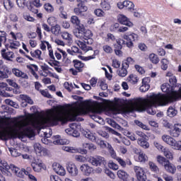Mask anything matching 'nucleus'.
I'll use <instances>...</instances> for the list:
<instances>
[{
	"instance_id": "f257e3e1",
	"label": "nucleus",
	"mask_w": 181,
	"mask_h": 181,
	"mask_svg": "<svg viewBox=\"0 0 181 181\" xmlns=\"http://www.w3.org/2000/svg\"><path fill=\"white\" fill-rule=\"evenodd\" d=\"M133 105L138 111H147L148 114L155 115L156 105H168V103L160 96V93H153L147 98H139L134 100Z\"/></svg>"
},
{
	"instance_id": "f03ea898",
	"label": "nucleus",
	"mask_w": 181,
	"mask_h": 181,
	"mask_svg": "<svg viewBox=\"0 0 181 181\" xmlns=\"http://www.w3.org/2000/svg\"><path fill=\"white\" fill-rule=\"evenodd\" d=\"M47 117L43 118L40 120H35L32 122V127L37 131L45 129L46 127H57L59 122H61L62 125H64L66 119H64V116L59 113L54 114V110H49L47 112Z\"/></svg>"
},
{
	"instance_id": "7ed1b4c3",
	"label": "nucleus",
	"mask_w": 181,
	"mask_h": 181,
	"mask_svg": "<svg viewBox=\"0 0 181 181\" xmlns=\"http://www.w3.org/2000/svg\"><path fill=\"white\" fill-rule=\"evenodd\" d=\"M160 88L163 93H165V94L160 93V96L168 104H172L181 98L180 83L171 86L168 83H165L161 85Z\"/></svg>"
},
{
	"instance_id": "20e7f679",
	"label": "nucleus",
	"mask_w": 181,
	"mask_h": 181,
	"mask_svg": "<svg viewBox=\"0 0 181 181\" xmlns=\"http://www.w3.org/2000/svg\"><path fill=\"white\" fill-rule=\"evenodd\" d=\"M30 115H28L25 117V119L18 121L13 125V129L12 131H9L6 129L0 130V139H2L3 141H8V139H16V138L21 139L20 134L22 132V131H19V129H22V128L28 127V123L26 119L30 118ZM18 128H19V129H18Z\"/></svg>"
},
{
	"instance_id": "39448f33",
	"label": "nucleus",
	"mask_w": 181,
	"mask_h": 181,
	"mask_svg": "<svg viewBox=\"0 0 181 181\" xmlns=\"http://www.w3.org/2000/svg\"><path fill=\"white\" fill-rule=\"evenodd\" d=\"M76 37L79 39L86 40L84 42L81 41H78L77 45L85 53L90 50H93V47L87 46V45H91L93 42V32L90 30H86L84 25H81L78 28V33H76Z\"/></svg>"
},
{
	"instance_id": "423d86ee",
	"label": "nucleus",
	"mask_w": 181,
	"mask_h": 181,
	"mask_svg": "<svg viewBox=\"0 0 181 181\" xmlns=\"http://www.w3.org/2000/svg\"><path fill=\"white\" fill-rule=\"evenodd\" d=\"M87 114H88V109L85 107L79 108L77 111V115L71 114L68 115L66 117L64 116V119H65L64 124H67V122H73L74 121H77V115H86Z\"/></svg>"
},
{
	"instance_id": "0eeeda50",
	"label": "nucleus",
	"mask_w": 181,
	"mask_h": 181,
	"mask_svg": "<svg viewBox=\"0 0 181 181\" xmlns=\"http://www.w3.org/2000/svg\"><path fill=\"white\" fill-rule=\"evenodd\" d=\"M88 162L93 166H105L107 165L105 158L101 156H90L88 158Z\"/></svg>"
},
{
	"instance_id": "6e6552de",
	"label": "nucleus",
	"mask_w": 181,
	"mask_h": 181,
	"mask_svg": "<svg viewBox=\"0 0 181 181\" xmlns=\"http://www.w3.org/2000/svg\"><path fill=\"white\" fill-rule=\"evenodd\" d=\"M79 4L77 5V7L74 8V12L77 15V16H83V12H87L88 9L84 4L87 2V0H76Z\"/></svg>"
},
{
	"instance_id": "1a4fd4ad",
	"label": "nucleus",
	"mask_w": 181,
	"mask_h": 181,
	"mask_svg": "<svg viewBox=\"0 0 181 181\" xmlns=\"http://www.w3.org/2000/svg\"><path fill=\"white\" fill-rule=\"evenodd\" d=\"M123 38L124 40H127L126 45L131 49L132 47H134V42H138V39H139V35L138 34H136L134 33H132L128 35H124L123 36Z\"/></svg>"
},
{
	"instance_id": "9d476101",
	"label": "nucleus",
	"mask_w": 181,
	"mask_h": 181,
	"mask_svg": "<svg viewBox=\"0 0 181 181\" xmlns=\"http://www.w3.org/2000/svg\"><path fill=\"white\" fill-rule=\"evenodd\" d=\"M12 74V69L8 66L3 64L0 66V80L9 78V76Z\"/></svg>"
},
{
	"instance_id": "9b49d317",
	"label": "nucleus",
	"mask_w": 181,
	"mask_h": 181,
	"mask_svg": "<svg viewBox=\"0 0 181 181\" xmlns=\"http://www.w3.org/2000/svg\"><path fill=\"white\" fill-rule=\"evenodd\" d=\"M134 172L136 173V177L138 181H146V171L145 169L141 168V167H136L134 169Z\"/></svg>"
},
{
	"instance_id": "f8f14e48",
	"label": "nucleus",
	"mask_w": 181,
	"mask_h": 181,
	"mask_svg": "<svg viewBox=\"0 0 181 181\" xmlns=\"http://www.w3.org/2000/svg\"><path fill=\"white\" fill-rule=\"evenodd\" d=\"M21 139L23 138H33L35 136V130L31 127H27L23 129L20 132Z\"/></svg>"
},
{
	"instance_id": "ddd939ff",
	"label": "nucleus",
	"mask_w": 181,
	"mask_h": 181,
	"mask_svg": "<svg viewBox=\"0 0 181 181\" xmlns=\"http://www.w3.org/2000/svg\"><path fill=\"white\" fill-rule=\"evenodd\" d=\"M1 57L6 60V62H13V58L15 57V53L12 51H8L6 49H2L0 52Z\"/></svg>"
},
{
	"instance_id": "4468645a",
	"label": "nucleus",
	"mask_w": 181,
	"mask_h": 181,
	"mask_svg": "<svg viewBox=\"0 0 181 181\" xmlns=\"http://www.w3.org/2000/svg\"><path fill=\"white\" fill-rule=\"evenodd\" d=\"M12 166L13 164L8 165V163H3L2 166H0V170L4 176H12Z\"/></svg>"
},
{
	"instance_id": "2eb2a0df",
	"label": "nucleus",
	"mask_w": 181,
	"mask_h": 181,
	"mask_svg": "<svg viewBox=\"0 0 181 181\" xmlns=\"http://www.w3.org/2000/svg\"><path fill=\"white\" fill-rule=\"evenodd\" d=\"M82 146L83 149L81 150V153H82V155H87L88 151L94 152V151L97 149V146L95 145L90 143H83Z\"/></svg>"
},
{
	"instance_id": "dca6fc26",
	"label": "nucleus",
	"mask_w": 181,
	"mask_h": 181,
	"mask_svg": "<svg viewBox=\"0 0 181 181\" xmlns=\"http://www.w3.org/2000/svg\"><path fill=\"white\" fill-rule=\"evenodd\" d=\"M12 168V173H15L16 175V176H18V177H23L25 176V175H29V168H27V170L25 168H23L22 170H21V168L16 167V166H11Z\"/></svg>"
},
{
	"instance_id": "f3484780",
	"label": "nucleus",
	"mask_w": 181,
	"mask_h": 181,
	"mask_svg": "<svg viewBox=\"0 0 181 181\" xmlns=\"http://www.w3.org/2000/svg\"><path fill=\"white\" fill-rule=\"evenodd\" d=\"M34 150L36 155H38V156H46L47 155V148H43L39 143L34 144Z\"/></svg>"
},
{
	"instance_id": "a211bd4d",
	"label": "nucleus",
	"mask_w": 181,
	"mask_h": 181,
	"mask_svg": "<svg viewBox=\"0 0 181 181\" xmlns=\"http://www.w3.org/2000/svg\"><path fill=\"white\" fill-rule=\"evenodd\" d=\"M117 21L121 23V25H125L126 26H129V28H131L134 25L132 22L129 21V18L123 14H119L117 16Z\"/></svg>"
},
{
	"instance_id": "6ab92c4d",
	"label": "nucleus",
	"mask_w": 181,
	"mask_h": 181,
	"mask_svg": "<svg viewBox=\"0 0 181 181\" xmlns=\"http://www.w3.org/2000/svg\"><path fill=\"white\" fill-rule=\"evenodd\" d=\"M162 140L165 142V144H168V145H170V146H172L173 149L175 148L177 141H176V140L173 139V137L169 135H163L162 136Z\"/></svg>"
},
{
	"instance_id": "aec40b11",
	"label": "nucleus",
	"mask_w": 181,
	"mask_h": 181,
	"mask_svg": "<svg viewBox=\"0 0 181 181\" xmlns=\"http://www.w3.org/2000/svg\"><path fill=\"white\" fill-rule=\"evenodd\" d=\"M117 176L119 179H121L122 181H134V177H129L128 173L122 170H119L117 171Z\"/></svg>"
},
{
	"instance_id": "412c9836",
	"label": "nucleus",
	"mask_w": 181,
	"mask_h": 181,
	"mask_svg": "<svg viewBox=\"0 0 181 181\" xmlns=\"http://www.w3.org/2000/svg\"><path fill=\"white\" fill-rule=\"evenodd\" d=\"M79 169L84 176H90V174L94 172V168L88 164H83Z\"/></svg>"
},
{
	"instance_id": "4be33fe9",
	"label": "nucleus",
	"mask_w": 181,
	"mask_h": 181,
	"mask_svg": "<svg viewBox=\"0 0 181 181\" xmlns=\"http://www.w3.org/2000/svg\"><path fill=\"white\" fill-rule=\"evenodd\" d=\"M31 166L34 170V172H41L42 169H46V165L42 163V161L39 162V161H35L33 163H31Z\"/></svg>"
},
{
	"instance_id": "5701e85b",
	"label": "nucleus",
	"mask_w": 181,
	"mask_h": 181,
	"mask_svg": "<svg viewBox=\"0 0 181 181\" xmlns=\"http://www.w3.org/2000/svg\"><path fill=\"white\" fill-rule=\"evenodd\" d=\"M181 132V124H175L173 126V129L170 131V135L174 136V138H177L180 135Z\"/></svg>"
},
{
	"instance_id": "b1692460",
	"label": "nucleus",
	"mask_w": 181,
	"mask_h": 181,
	"mask_svg": "<svg viewBox=\"0 0 181 181\" xmlns=\"http://www.w3.org/2000/svg\"><path fill=\"white\" fill-rule=\"evenodd\" d=\"M52 168L57 175L60 176H64V175H66V170H64V168L59 163H54Z\"/></svg>"
},
{
	"instance_id": "393cba45",
	"label": "nucleus",
	"mask_w": 181,
	"mask_h": 181,
	"mask_svg": "<svg viewBox=\"0 0 181 181\" xmlns=\"http://www.w3.org/2000/svg\"><path fill=\"white\" fill-rule=\"evenodd\" d=\"M8 86V84L6 83L0 82V95H2V97H9V94L6 93L5 90H7L8 91H11V88H6Z\"/></svg>"
},
{
	"instance_id": "a878e982",
	"label": "nucleus",
	"mask_w": 181,
	"mask_h": 181,
	"mask_svg": "<svg viewBox=\"0 0 181 181\" xmlns=\"http://www.w3.org/2000/svg\"><path fill=\"white\" fill-rule=\"evenodd\" d=\"M67 170L71 176H77L78 175V169L74 163L68 165Z\"/></svg>"
},
{
	"instance_id": "bb28decb",
	"label": "nucleus",
	"mask_w": 181,
	"mask_h": 181,
	"mask_svg": "<svg viewBox=\"0 0 181 181\" xmlns=\"http://www.w3.org/2000/svg\"><path fill=\"white\" fill-rule=\"evenodd\" d=\"M74 125V124H70V128H68L65 129V132L68 134V135H71V136H74V138H78L80 136V132H78L76 129L71 127Z\"/></svg>"
},
{
	"instance_id": "cd10ccee",
	"label": "nucleus",
	"mask_w": 181,
	"mask_h": 181,
	"mask_svg": "<svg viewBox=\"0 0 181 181\" xmlns=\"http://www.w3.org/2000/svg\"><path fill=\"white\" fill-rule=\"evenodd\" d=\"M164 168L168 173H170L171 175H175V173H176V165L170 163V161H168V163L165 164Z\"/></svg>"
},
{
	"instance_id": "c85d7f7f",
	"label": "nucleus",
	"mask_w": 181,
	"mask_h": 181,
	"mask_svg": "<svg viewBox=\"0 0 181 181\" xmlns=\"http://www.w3.org/2000/svg\"><path fill=\"white\" fill-rule=\"evenodd\" d=\"M72 63L74 64V67L78 71V73H81V71H83V69L84 68V63L78 59H74Z\"/></svg>"
},
{
	"instance_id": "c756f323",
	"label": "nucleus",
	"mask_w": 181,
	"mask_h": 181,
	"mask_svg": "<svg viewBox=\"0 0 181 181\" xmlns=\"http://www.w3.org/2000/svg\"><path fill=\"white\" fill-rule=\"evenodd\" d=\"M12 73L16 77H21V78H25L26 80H28V78H29V76H28V74H26L24 72H22V71H21L18 69H16V68L13 69L11 71V74Z\"/></svg>"
},
{
	"instance_id": "7c9ffc66",
	"label": "nucleus",
	"mask_w": 181,
	"mask_h": 181,
	"mask_svg": "<svg viewBox=\"0 0 181 181\" xmlns=\"http://www.w3.org/2000/svg\"><path fill=\"white\" fill-rule=\"evenodd\" d=\"M27 69L29 70L30 73H31L35 76L36 80L39 79V75L36 74V71L39 70V68L37 67V65H35V64L28 65Z\"/></svg>"
},
{
	"instance_id": "2f4dec72",
	"label": "nucleus",
	"mask_w": 181,
	"mask_h": 181,
	"mask_svg": "<svg viewBox=\"0 0 181 181\" xmlns=\"http://www.w3.org/2000/svg\"><path fill=\"white\" fill-rule=\"evenodd\" d=\"M82 134L83 135V136H85V138H87L88 139H89V141H91L92 142H96L97 139H98L95 137V136L90 131H83L82 132Z\"/></svg>"
},
{
	"instance_id": "473e14b6",
	"label": "nucleus",
	"mask_w": 181,
	"mask_h": 181,
	"mask_svg": "<svg viewBox=\"0 0 181 181\" xmlns=\"http://www.w3.org/2000/svg\"><path fill=\"white\" fill-rule=\"evenodd\" d=\"M6 83H8V86L13 87V91H15L16 94H19L21 93V90L19 89V86L16 82L13 81L12 79H6Z\"/></svg>"
},
{
	"instance_id": "72a5a7b5",
	"label": "nucleus",
	"mask_w": 181,
	"mask_h": 181,
	"mask_svg": "<svg viewBox=\"0 0 181 181\" xmlns=\"http://www.w3.org/2000/svg\"><path fill=\"white\" fill-rule=\"evenodd\" d=\"M71 23L72 25L77 26V29L78 28H81V26H84V25L81 24V21H80V18L77 17V16H72L71 17Z\"/></svg>"
},
{
	"instance_id": "f704fd0d",
	"label": "nucleus",
	"mask_w": 181,
	"mask_h": 181,
	"mask_svg": "<svg viewBox=\"0 0 181 181\" xmlns=\"http://www.w3.org/2000/svg\"><path fill=\"white\" fill-rule=\"evenodd\" d=\"M127 45L125 40L121 38L116 40V43L113 45L115 49H122V45Z\"/></svg>"
},
{
	"instance_id": "c9c22d12",
	"label": "nucleus",
	"mask_w": 181,
	"mask_h": 181,
	"mask_svg": "<svg viewBox=\"0 0 181 181\" xmlns=\"http://www.w3.org/2000/svg\"><path fill=\"white\" fill-rule=\"evenodd\" d=\"M61 36L64 40H66L68 43H72L73 42V35L69 33L68 32H62Z\"/></svg>"
},
{
	"instance_id": "e433bc0d",
	"label": "nucleus",
	"mask_w": 181,
	"mask_h": 181,
	"mask_svg": "<svg viewBox=\"0 0 181 181\" xmlns=\"http://www.w3.org/2000/svg\"><path fill=\"white\" fill-rule=\"evenodd\" d=\"M100 54V50L96 49L94 51L93 54L88 57H81V59L83 60L84 62H88V60H93V59H95V56H98Z\"/></svg>"
},
{
	"instance_id": "4c0bfd02",
	"label": "nucleus",
	"mask_w": 181,
	"mask_h": 181,
	"mask_svg": "<svg viewBox=\"0 0 181 181\" xmlns=\"http://www.w3.org/2000/svg\"><path fill=\"white\" fill-rule=\"evenodd\" d=\"M138 144L140 145V146H141V148H144V149H148V148H149V142H148L146 139L139 138Z\"/></svg>"
},
{
	"instance_id": "58836bf2",
	"label": "nucleus",
	"mask_w": 181,
	"mask_h": 181,
	"mask_svg": "<svg viewBox=\"0 0 181 181\" xmlns=\"http://www.w3.org/2000/svg\"><path fill=\"white\" fill-rule=\"evenodd\" d=\"M157 162L161 165L162 166H164V168L169 163V160H168L166 158L162 156H157Z\"/></svg>"
},
{
	"instance_id": "ea45409f",
	"label": "nucleus",
	"mask_w": 181,
	"mask_h": 181,
	"mask_svg": "<svg viewBox=\"0 0 181 181\" xmlns=\"http://www.w3.org/2000/svg\"><path fill=\"white\" fill-rule=\"evenodd\" d=\"M117 74L119 77H125L128 74V68L122 65V67L117 71Z\"/></svg>"
},
{
	"instance_id": "a19ab883",
	"label": "nucleus",
	"mask_w": 181,
	"mask_h": 181,
	"mask_svg": "<svg viewBox=\"0 0 181 181\" xmlns=\"http://www.w3.org/2000/svg\"><path fill=\"white\" fill-rule=\"evenodd\" d=\"M70 144V141L66 139H57L53 141L54 145H69Z\"/></svg>"
},
{
	"instance_id": "79ce46f5",
	"label": "nucleus",
	"mask_w": 181,
	"mask_h": 181,
	"mask_svg": "<svg viewBox=\"0 0 181 181\" xmlns=\"http://www.w3.org/2000/svg\"><path fill=\"white\" fill-rule=\"evenodd\" d=\"M148 58L150 62L153 63V64H158V63H159L160 62L159 57H158L156 54L154 53L150 54Z\"/></svg>"
},
{
	"instance_id": "37998d69",
	"label": "nucleus",
	"mask_w": 181,
	"mask_h": 181,
	"mask_svg": "<svg viewBox=\"0 0 181 181\" xmlns=\"http://www.w3.org/2000/svg\"><path fill=\"white\" fill-rule=\"evenodd\" d=\"M17 6L20 9H25V8H28V1L26 0H16Z\"/></svg>"
},
{
	"instance_id": "c03bdc74",
	"label": "nucleus",
	"mask_w": 181,
	"mask_h": 181,
	"mask_svg": "<svg viewBox=\"0 0 181 181\" xmlns=\"http://www.w3.org/2000/svg\"><path fill=\"white\" fill-rule=\"evenodd\" d=\"M167 114L168 117H170V118H173V117H175V115H177V110H176L175 107L170 106L167 110Z\"/></svg>"
},
{
	"instance_id": "a18cd8bd",
	"label": "nucleus",
	"mask_w": 181,
	"mask_h": 181,
	"mask_svg": "<svg viewBox=\"0 0 181 181\" xmlns=\"http://www.w3.org/2000/svg\"><path fill=\"white\" fill-rule=\"evenodd\" d=\"M137 162H141V163L148 162V156H146V154L144 153H139Z\"/></svg>"
},
{
	"instance_id": "49530a36",
	"label": "nucleus",
	"mask_w": 181,
	"mask_h": 181,
	"mask_svg": "<svg viewBox=\"0 0 181 181\" xmlns=\"http://www.w3.org/2000/svg\"><path fill=\"white\" fill-rule=\"evenodd\" d=\"M61 29H62V28L60 27V25L58 24H56L55 25H52L51 27V32L54 35H57L60 33V32H62Z\"/></svg>"
},
{
	"instance_id": "de8ad7c7",
	"label": "nucleus",
	"mask_w": 181,
	"mask_h": 181,
	"mask_svg": "<svg viewBox=\"0 0 181 181\" xmlns=\"http://www.w3.org/2000/svg\"><path fill=\"white\" fill-rule=\"evenodd\" d=\"M14 4L11 0H4V6L6 11H11L14 6Z\"/></svg>"
},
{
	"instance_id": "09e8293b",
	"label": "nucleus",
	"mask_w": 181,
	"mask_h": 181,
	"mask_svg": "<svg viewBox=\"0 0 181 181\" xmlns=\"http://www.w3.org/2000/svg\"><path fill=\"white\" fill-rule=\"evenodd\" d=\"M30 55L32 56V57H35V59H38L39 60L42 59V51L40 49L31 51Z\"/></svg>"
},
{
	"instance_id": "8fccbe9b",
	"label": "nucleus",
	"mask_w": 181,
	"mask_h": 181,
	"mask_svg": "<svg viewBox=\"0 0 181 181\" xmlns=\"http://www.w3.org/2000/svg\"><path fill=\"white\" fill-rule=\"evenodd\" d=\"M20 98L21 99V101H25L27 104H30V105L33 104V100L30 97L26 95H20Z\"/></svg>"
},
{
	"instance_id": "3c124183",
	"label": "nucleus",
	"mask_w": 181,
	"mask_h": 181,
	"mask_svg": "<svg viewBox=\"0 0 181 181\" xmlns=\"http://www.w3.org/2000/svg\"><path fill=\"white\" fill-rule=\"evenodd\" d=\"M124 8H127L129 11H134V8L135 7V5L132 1H124Z\"/></svg>"
},
{
	"instance_id": "603ef678",
	"label": "nucleus",
	"mask_w": 181,
	"mask_h": 181,
	"mask_svg": "<svg viewBox=\"0 0 181 181\" xmlns=\"http://www.w3.org/2000/svg\"><path fill=\"white\" fill-rule=\"evenodd\" d=\"M148 166L151 172H153L154 173H158V172H159V168H158V165H156L155 163L149 161Z\"/></svg>"
},
{
	"instance_id": "864d4df0",
	"label": "nucleus",
	"mask_w": 181,
	"mask_h": 181,
	"mask_svg": "<svg viewBox=\"0 0 181 181\" xmlns=\"http://www.w3.org/2000/svg\"><path fill=\"white\" fill-rule=\"evenodd\" d=\"M116 160H117L118 163L120 164V165H122V168H125L127 165H132V163L131 162L130 160H129L128 161L125 162V160H124L122 158L117 157L116 158Z\"/></svg>"
},
{
	"instance_id": "5fc2aeb1",
	"label": "nucleus",
	"mask_w": 181,
	"mask_h": 181,
	"mask_svg": "<svg viewBox=\"0 0 181 181\" xmlns=\"http://www.w3.org/2000/svg\"><path fill=\"white\" fill-rule=\"evenodd\" d=\"M163 152L164 153V156H165L167 159H169L170 160H173V153H172V152L169 151V149L163 148Z\"/></svg>"
},
{
	"instance_id": "6e6d98bb",
	"label": "nucleus",
	"mask_w": 181,
	"mask_h": 181,
	"mask_svg": "<svg viewBox=\"0 0 181 181\" xmlns=\"http://www.w3.org/2000/svg\"><path fill=\"white\" fill-rule=\"evenodd\" d=\"M44 9H45L46 12L48 13H52V12H54V8L50 3H46L44 4Z\"/></svg>"
},
{
	"instance_id": "4d7b16f0",
	"label": "nucleus",
	"mask_w": 181,
	"mask_h": 181,
	"mask_svg": "<svg viewBox=\"0 0 181 181\" xmlns=\"http://www.w3.org/2000/svg\"><path fill=\"white\" fill-rule=\"evenodd\" d=\"M59 11L60 12V13H59L60 18H62V19H67L68 15H67V12H66V11H64V7L59 6Z\"/></svg>"
},
{
	"instance_id": "13d9d810",
	"label": "nucleus",
	"mask_w": 181,
	"mask_h": 181,
	"mask_svg": "<svg viewBox=\"0 0 181 181\" xmlns=\"http://www.w3.org/2000/svg\"><path fill=\"white\" fill-rule=\"evenodd\" d=\"M9 43V49H18V47L21 46V42H19V41H12V40H10Z\"/></svg>"
},
{
	"instance_id": "bf43d9fd",
	"label": "nucleus",
	"mask_w": 181,
	"mask_h": 181,
	"mask_svg": "<svg viewBox=\"0 0 181 181\" xmlns=\"http://www.w3.org/2000/svg\"><path fill=\"white\" fill-rule=\"evenodd\" d=\"M100 6L104 9V11H110V9H111V5L105 0H103L101 1Z\"/></svg>"
},
{
	"instance_id": "052dcab7",
	"label": "nucleus",
	"mask_w": 181,
	"mask_h": 181,
	"mask_svg": "<svg viewBox=\"0 0 181 181\" xmlns=\"http://www.w3.org/2000/svg\"><path fill=\"white\" fill-rule=\"evenodd\" d=\"M160 64L162 70H168V67L169 66V61L167 59H162L160 61Z\"/></svg>"
},
{
	"instance_id": "680f3d73",
	"label": "nucleus",
	"mask_w": 181,
	"mask_h": 181,
	"mask_svg": "<svg viewBox=\"0 0 181 181\" xmlns=\"http://www.w3.org/2000/svg\"><path fill=\"white\" fill-rule=\"evenodd\" d=\"M138 76L136 75L131 74L129 76L128 81L131 84H136L138 83Z\"/></svg>"
},
{
	"instance_id": "e2e57ef3",
	"label": "nucleus",
	"mask_w": 181,
	"mask_h": 181,
	"mask_svg": "<svg viewBox=\"0 0 181 181\" xmlns=\"http://www.w3.org/2000/svg\"><path fill=\"white\" fill-rule=\"evenodd\" d=\"M6 42V33L5 31L0 30V47L2 46V43Z\"/></svg>"
},
{
	"instance_id": "0e129e2a",
	"label": "nucleus",
	"mask_w": 181,
	"mask_h": 181,
	"mask_svg": "<svg viewBox=\"0 0 181 181\" xmlns=\"http://www.w3.org/2000/svg\"><path fill=\"white\" fill-rule=\"evenodd\" d=\"M94 13L98 18H103V16H105V12H104V11L100 8H96L94 11Z\"/></svg>"
},
{
	"instance_id": "69168bd1",
	"label": "nucleus",
	"mask_w": 181,
	"mask_h": 181,
	"mask_svg": "<svg viewBox=\"0 0 181 181\" xmlns=\"http://www.w3.org/2000/svg\"><path fill=\"white\" fill-rule=\"evenodd\" d=\"M47 23L50 26H54L55 25H57V18L56 17H49L47 19Z\"/></svg>"
},
{
	"instance_id": "338daca9",
	"label": "nucleus",
	"mask_w": 181,
	"mask_h": 181,
	"mask_svg": "<svg viewBox=\"0 0 181 181\" xmlns=\"http://www.w3.org/2000/svg\"><path fill=\"white\" fill-rule=\"evenodd\" d=\"M103 49L105 53H107V54H111V53H112V52L114 51L112 49V47L108 45H103Z\"/></svg>"
},
{
	"instance_id": "774afa93",
	"label": "nucleus",
	"mask_w": 181,
	"mask_h": 181,
	"mask_svg": "<svg viewBox=\"0 0 181 181\" xmlns=\"http://www.w3.org/2000/svg\"><path fill=\"white\" fill-rule=\"evenodd\" d=\"M109 112H111L113 115H117V114H119V108L113 106L112 107H110L108 110Z\"/></svg>"
}]
</instances>
